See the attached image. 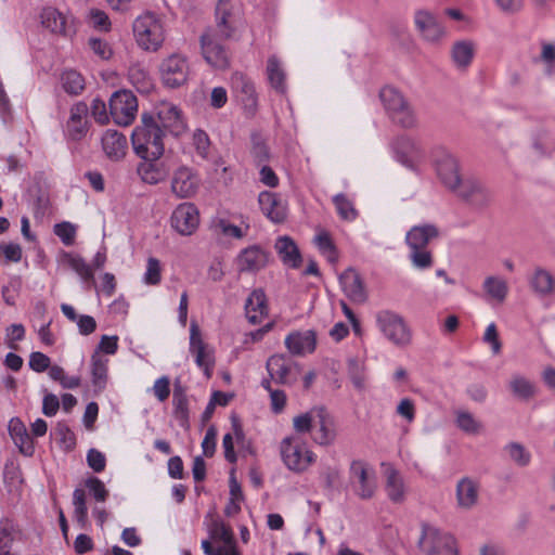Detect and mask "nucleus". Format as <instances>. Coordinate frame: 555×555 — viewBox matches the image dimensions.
<instances>
[{"label": "nucleus", "mask_w": 555, "mask_h": 555, "mask_svg": "<svg viewBox=\"0 0 555 555\" xmlns=\"http://www.w3.org/2000/svg\"><path fill=\"white\" fill-rule=\"evenodd\" d=\"M164 130L151 113H143L141 124L131 134V143L135 155L143 162L138 172L143 169L145 173L158 171V163L165 153Z\"/></svg>", "instance_id": "1"}, {"label": "nucleus", "mask_w": 555, "mask_h": 555, "mask_svg": "<svg viewBox=\"0 0 555 555\" xmlns=\"http://www.w3.org/2000/svg\"><path fill=\"white\" fill-rule=\"evenodd\" d=\"M133 37L137 44L144 51H158L166 38L164 22L154 12L146 11L132 23Z\"/></svg>", "instance_id": "2"}, {"label": "nucleus", "mask_w": 555, "mask_h": 555, "mask_svg": "<svg viewBox=\"0 0 555 555\" xmlns=\"http://www.w3.org/2000/svg\"><path fill=\"white\" fill-rule=\"evenodd\" d=\"M379 99L393 124L403 129L417 127L418 119L413 106L398 89L390 86L382 88Z\"/></svg>", "instance_id": "3"}, {"label": "nucleus", "mask_w": 555, "mask_h": 555, "mask_svg": "<svg viewBox=\"0 0 555 555\" xmlns=\"http://www.w3.org/2000/svg\"><path fill=\"white\" fill-rule=\"evenodd\" d=\"M391 157L409 171H422L427 167L422 144L414 138L402 134L396 137L389 144Z\"/></svg>", "instance_id": "4"}, {"label": "nucleus", "mask_w": 555, "mask_h": 555, "mask_svg": "<svg viewBox=\"0 0 555 555\" xmlns=\"http://www.w3.org/2000/svg\"><path fill=\"white\" fill-rule=\"evenodd\" d=\"M440 183L460 198L481 208L489 203V193L474 176H439Z\"/></svg>", "instance_id": "5"}, {"label": "nucleus", "mask_w": 555, "mask_h": 555, "mask_svg": "<svg viewBox=\"0 0 555 555\" xmlns=\"http://www.w3.org/2000/svg\"><path fill=\"white\" fill-rule=\"evenodd\" d=\"M244 27L242 9L230 0H219L215 12V26L212 30L222 39H235Z\"/></svg>", "instance_id": "6"}, {"label": "nucleus", "mask_w": 555, "mask_h": 555, "mask_svg": "<svg viewBox=\"0 0 555 555\" xmlns=\"http://www.w3.org/2000/svg\"><path fill=\"white\" fill-rule=\"evenodd\" d=\"M376 325L383 336L399 348L406 347L412 341V332L404 319L390 310L376 313Z\"/></svg>", "instance_id": "7"}, {"label": "nucleus", "mask_w": 555, "mask_h": 555, "mask_svg": "<svg viewBox=\"0 0 555 555\" xmlns=\"http://www.w3.org/2000/svg\"><path fill=\"white\" fill-rule=\"evenodd\" d=\"M417 545L425 555H457L455 539L426 522L422 524Z\"/></svg>", "instance_id": "8"}, {"label": "nucleus", "mask_w": 555, "mask_h": 555, "mask_svg": "<svg viewBox=\"0 0 555 555\" xmlns=\"http://www.w3.org/2000/svg\"><path fill=\"white\" fill-rule=\"evenodd\" d=\"M159 76L163 85L177 89L186 83L190 76V62L184 54L172 53L159 64Z\"/></svg>", "instance_id": "9"}, {"label": "nucleus", "mask_w": 555, "mask_h": 555, "mask_svg": "<svg viewBox=\"0 0 555 555\" xmlns=\"http://www.w3.org/2000/svg\"><path fill=\"white\" fill-rule=\"evenodd\" d=\"M349 481L354 494L361 500L374 496L377 483L374 469L362 460H353L349 467Z\"/></svg>", "instance_id": "10"}, {"label": "nucleus", "mask_w": 555, "mask_h": 555, "mask_svg": "<svg viewBox=\"0 0 555 555\" xmlns=\"http://www.w3.org/2000/svg\"><path fill=\"white\" fill-rule=\"evenodd\" d=\"M281 455L286 467L296 473L305 472L315 459L304 442L291 437L281 442Z\"/></svg>", "instance_id": "11"}, {"label": "nucleus", "mask_w": 555, "mask_h": 555, "mask_svg": "<svg viewBox=\"0 0 555 555\" xmlns=\"http://www.w3.org/2000/svg\"><path fill=\"white\" fill-rule=\"evenodd\" d=\"M109 114L119 126H129L138 114V100L129 90L115 91L109 99Z\"/></svg>", "instance_id": "12"}, {"label": "nucleus", "mask_w": 555, "mask_h": 555, "mask_svg": "<svg viewBox=\"0 0 555 555\" xmlns=\"http://www.w3.org/2000/svg\"><path fill=\"white\" fill-rule=\"evenodd\" d=\"M224 40L212 30H205L201 36L202 55L207 64L217 69H224L230 64L228 51L222 43Z\"/></svg>", "instance_id": "13"}, {"label": "nucleus", "mask_w": 555, "mask_h": 555, "mask_svg": "<svg viewBox=\"0 0 555 555\" xmlns=\"http://www.w3.org/2000/svg\"><path fill=\"white\" fill-rule=\"evenodd\" d=\"M270 378L279 385L291 386L296 383L299 365L286 354H273L266 363Z\"/></svg>", "instance_id": "14"}, {"label": "nucleus", "mask_w": 555, "mask_h": 555, "mask_svg": "<svg viewBox=\"0 0 555 555\" xmlns=\"http://www.w3.org/2000/svg\"><path fill=\"white\" fill-rule=\"evenodd\" d=\"M154 115L159 127L175 137L181 135L186 130V122L181 109L171 102L162 101L155 106Z\"/></svg>", "instance_id": "15"}, {"label": "nucleus", "mask_w": 555, "mask_h": 555, "mask_svg": "<svg viewBox=\"0 0 555 555\" xmlns=\"http://www.w3.org/2000/svg\"><path fill=\"white\" fill-rule=\"evenodd\" d=\"M416 29L424 41L430 44H440L448 35L447 28L437 16L427 10H418L414 15Z\"/></svg>", "instance_id": "16"}, {"label": "nucleus", "mask_w": 555, "mask_h": 555, "mask_svg": "<svg viewBox=\"0 0 555 555\" xmlns=\"http://www.w3.org/2000/svg\"><path fill=\"white\" fill-rule=\"evenodd\" d=\"M190 352L195 357L196 365L203 370L207 378H210L215 358L212 350L204 343L196 322H192L190 326Z\"/></svg>", "instance_id": "17"}, {"label": "nucleus", "mask_w": 555, "mask_h": 555, "mask_svg": "<svg viewBox=\"0 0 555 555\" xmlns=\"http://www.w3.org/2000/svg\"><path fill=\"white\" fill-rule=\"evenodd\" d=\"M88 105L79 101L69 109V117L64 126V135L70 141L82 140L89 130Z\"/></svg>", "instance_id": "18"}, {"label": "nucleus", "mask_w": 555, "mask_h": 555, "mask_svg": "<svg viewBox=\"0 0 555 555\" xmlns=\"http://www.w3.org/2000/svg\"><path fill=\"white\" fill-rule=\"evenodd\" d=\"M171 227L181 235H191L199 224V212L192 203L180 204L170 218Z\"/></svg>", "instance_id": "19"}, {"label": "nucleus", "mask_w": 555, "mask_h": 555, "mask_svg": "<svg viewBox=\"0 0 555 555\" xmlns=\"http://www.w3.org/2000/svg\"><path fill=\"white\" fill-rule=\"evenodd\" d=\"M231 85L246 114L254 115L258 107V98L253 81L242 73H234Z\"/></svg>", "instance_id": "20"}, {"label": "nucleus", "mask_w": 555, "mask_h": 555, "mask_svg": "<svg viewBox=\"0 0 555 555\" xmlns=\"http://www.w3.org/2000/svg\"><path fill=\"white\" fill-rule=\"evenodd\" d=\"M269 256V253L259 245L248 246L236 257L237 270L241 273H256L267 267Z\"/></svg>", "instance_id": "21"}, {"label": "nucleus", "mask_w": 555, "mask_h": 555, "mask_svg": "<svg viewBox=\"0 0 555 555\" xmlns=\"http://www.w3.org/2000/svg\"><path fill=\"white\" fill-rule=\"evenodd\" d=\"M429 168L437 173H459L464 170L461 160L449 149L442 145L434 146L428 155Z\"/></svg>", "instance_id": "22"}, {"label": "nucleus", "mask_w": 555, "mask_h": 555, "mask_svg": "<svg viewBox=\"0 0 555 555\" xmlns=\"http://www.w3.org/2000/svg\"><path fill=\"white\" fill-rule=\"evenodd\" d=\"M41 24L53 34L70 36L75 33L72 16L53 7L43 8L40 13Z\"/></svg>", "instance_id": "23"}, {"label": "nucleus", "mask_w": 555, "mask_h": 555, "mask_svg": "<svg viewBox=\"0 0 555 555\" xmlns=\"http://www.w3.org/2000/svg\"><path fill=\"white\" fill-rule=\"evenodd\" d=\"M339 282L344 293L353 301L362 304L366 300L367 295L360 274L352 268L345 270Z\"/></svg>", "instance_id": "24"}, {"label": "nucleus", "mask_w": 555, "mask_h": 555, "mask_svg": "<svg viewBox=\"0 0 555 555\" xmlns=\"http://www.w3.org/2000/svg\"><path fill=\"white\" fill-rule=\"evenodd\" d=\"M314 423L317 430L313 436V440L320 446H330L336 439V426L334 418L330 413L322 406H320Z\"/></svg>", "instance_id": "25"}, {"label": "nucleus", "mask_w": 555, "mask_h": 555, "mask_svg": "<svg viewBox=\"0 0 555 555\" xmlns=\"http://www.w3.org/2000/svg\"><path fill=\"white\" fill-rule=\"evenodd\" d=\"M439 236L436 225L425 223L412 227L405 235V243L409 249L427 248L428 244Z\"/></svg>", "instance_id": "26"}, {"label": "nucleus", "mask_w": 555, "mask_h": 555, "mask_svg": "<svg viewBox=\"0 0 555 555\" xmlns=\"http://www.w3.org/2000/svg\"><path fill=\"white\" fill-rule=\"evenodd\" d=\"M285 346L294 356L311 353L317 346V337L313 331L293 332L285 338Z\"/></svg>", "instance_id": "27"}, {"label": "nucleus", "mask_w": 555, "mask_h": 555, "mask_svg": "<svg viewBox=\"0 0 555 555\" xmlns=\"http://www.w3.org/2000/svg\"><path fill=\"white\" fill-rule=\"evenodd\" d=\"M476 44L468 39L455 41L450 49V57L457 70H466L473 63Z\"/></svg>", "instance_id": "28"}, {"label": "nucleus", "mask_w": 555, "mask_h": 555, "mask_svg": "<svg viewBox=\"0 0 555 555\" xmlns=\"http://www.w3.org/2000/svg\"><path fill=\"white\" fill-rule=\"evenodd\" d=\"M479 483L468 477L460 479L456 483V503L462 509H472L478 503Z\"/></svg>", "instance_id": "29"}, {"label": "nucleus", "mask_w": 555, "mask_h": 555, "mask_svg": "<svg viewBox=\"0 0 555 555\" xmlns=\"http://www.w3.org/2000/svg\"><path fill=\"white\" fill-rule=\"evenodd\" d=\"M274 248L282 262L293 269L301 266L302 258L295 241L287 236H279L275 241Z\"/></svg>", "instance_id": "30"}, {"label": "nucleus", "mask_w": 555, "mask_h": 555, "mask_svg": "<svg viewBox=\"0 0 555 555\" xmlns=\"http://www.w3.org/2000/svg\"><path fill=\"white\" fill-rule=\"evenodd\" d=\"M208 533L210 540L214 543L220 544L218 545L219 551L228 553L230 550L238 551L231 528L227 526L223 521L219 519L212 520L211 524L209 525Z\"/></svg>", "instance_id": "31"}, {"label": "nucleus", "mask_w": 555, "mask_h": 555, "mask_svg": "<svg viewBox=\"0 0 555 555\" xmlns=\"http://www.w3.org/2000/svg\"><path fill=\"white\" fill-rule=\"evenodd\" d=\"M532 292L539 298H546L555 294V278L544 268H535L529 279Z\"/></svg>", "instance_id": "32"}, {"label": "nucleus", "mask_w": 555, "mask_h": 555, "mask_svg": "<svg viewBox=\"0 0 555 555\" xmlns=\"http://www.w3.org/2000/svg\"><path fill=\"white\" fill-rule=\"evenodd\" d=\"M102 147L108 158L118 160L128 149L127 138L115 130H106L102 137Z\"/></svg>", "instance_id": "33"}, {"label": "nucleus", "mask_w": 555, "mask_h": 555, "mask_svg": "<svg viewBox=\"0 0 555 555\" xmlns=\"http://www.w3.org/2000/svg\"><path fill=\"white\" fill-rule=\"evenodd\" d=\"M266 75L270 86L276 92L281 94L286 93V72L281 60L276 55L269 56L266 66Z\"/></svg>", "instance_id": "34"}, {"label": "nucleus", "mask_w": 555, "mask_h": 555, "mask_svg": "<svg viewBox=\"0 0 555 555\" xmlns=\"http://www.w3.org/2000/svg\"><path fill=\"white\" fill-rule=\"evenodd\" d=\"M246 318L251 324H257L267 314V298L262 289L251 292L245 304Z\"/></svg>", "instance_id": "35"}, {"label": "nucleus", "mask_w": 555, "mask_h": 555, "mask_svg": "<svg viewBox=\"0 0 555 555\" xmlns=\"http://www.w3.org/2000/svg\"><path fill=\"white\" fill-rule=\"evenodd\" d=\"M385 476V491L388 499L393 503H402L405 499V485L403 477L397 469L390 466L386 469Z\"/></svg>", "instance_id": "36"}, {"label": "nucleus", "mask_w": 555, "mask_h": 555, "mask_svg": "<svg viewBox=\"0 0 555 555\" xmlns=\"http://www.w3.org/2000/svg\"><path fill=\"white\" fill-rule=\"evenodd\" d=\"M9 431L20 451L27 456H31L35 452V446L24 424L18 418H12L9 424Z\"/></svg>", "instance_id": "37"}, {"label": "nucleus", "mask_w": 555, "mask_h": 555, "mask_svg": "<svg viewBox=\"0 0 555 555\" xmlns=\"http://www.w3.org/2000/svg\"><path fill=\"white\" fill-rule=\"evenodd\" d=\"M63 259L64 262L79 275L80 280L88 285L87 288L95 286L93 270L81 256L64 253Z\"/></svg>", "instance_id": "38"}, {"label": "nucleus", "mask_w": 555, "mask_h": 555, "mask_svg": "<svg viewBox=\"0 0 555 555\" xmlns=\"http://www.w3.org/2000/svg\"><path fill=\"white\" fill-rule=\"evenodd\" d=\"M261 211L273 222H281L285 218L283 206L278 202L275 194L263 191L258 196Z\"/></svg>", "instance_id": "39"}, {"label": "nucleus", "mask_w": 555, "mask_h": 555, "mask_svg": "<svg viewBox=\"0 0 555 555\" xmlns=\"http://www.w3.org/2000/svg\"><path fill=\"white\" fill-rule=\"evenodd\" d=\"M508 388L513 396L521 401H529L537 392L534 383L521 374L512 375Z\"/></svg>", "instance_id": "40"}, {"label": "nucleus", "mask_w": 555, "mask_h": 555, "mask_svg": "<svg viewBox=\"0 0 555 555\" xmlns=\"http://www.w3.org/2000/svg\"><path fill=\"white\" fill-rule=\"evenodd\" d=\"M108 359L99 354L98 351L91 356L92 385L96 391L105 389L107 384Z\"/></svg>", "instance_id": "41"}, {"label": "nucleus", "mask_w": 555, "mask_h": 555, "mask_svg": "<svg viewBox=\"0 0 555 555\" xmlns=\"http://www.w3.org/2000/svg\"><path fill=\"white\" fill-rule=\"evenodd\" d=\"M313 243L320 254L331 263L338 261L337 247L327 231L321 230L313 237Z\"/></svg>", "instance_id": "42"}, {"label": "nucleus", "mask_w": 555, "mask_h": 555, "mask_svg": "<svg viewBox=\"0 0 555 555\" xmlns=\"http://www.w3.org/2000/svg\"><path fill=\"white\" fill-rule=\"evenodd\" d=\"M62 89L69 95L80 94L86 87L83 76L75 69H65L60 77Z\"/></svg>", "instance_id": "43"}, {"label": "nucleus", "mask_w": 555, "mask_h": 555, "mask_svg": "<svg viewBox=\"0 0 555 555\" xmlns=\"http://www.w3.org/2000/svg\"><path fill=\"white\" fill-rule=\"evenodd\" d=\"M173 416L181 427H186L189 422L188 398L182 386L175 385L172 395Z\"/></svg>", "instance_id": "44"}, {"label": "nucleus", "mask_w": 555, "mask_h": 555, "mask_svg": "<svg viewBox=\"0 0 555 555\" xmlns=\"http://www.w3.org/2000/svg\"><path fill=\"white\" fill-rule=\"evenodd\" d=\"M131 85L141 93H149L153 89V79L149 72L139 64L131 65L128 70Z\"/></svg>", "instance_id": "45"}, {"label": "nucleus", "mask_w": 555, "mask_h": 555, "mask_svg": "<svg viewBox=\"0 0 555 555\" xmlns=\"http://www.w3.org/2000/svg\"><path fill=\"white\" fill-rule=\"evenodd\" d=\"M482 287L491 299L500 304L506 299L508 285L504 279L490 275L483 281Z\"/></svg>", "instance_id": "46"}, {"label": "nucleus", "mask_w": 555, "mask_h": 555, "mask_svg": "<svg viewBox=\"0 0 555 555\" xmlns=\"http://www.w3.org/2000/svg\"><path fill=\"white\" fill-rule=\"evenodd\" d=\"M197 188L196 176H175L171 181V190L180 198L193 196Z\"/></svg>", "instance_id": "47"}, {"label": "nucleus", "mask_w": 555, "mask_h": 555, "mask_svg": "<svg viewBox=\"0 0 555 555\" xmlns=\"http://www.w3.org/2000/svg\"><path fill=\"white\" fill-rule=\"evenodd\" d=\"M74 518L81 529L88 524V508L86 505V492L82 489H75L73 493Z\"/></svg>", "instance_id": "48"}, {"label": "nucleus", "mask_w": 555, "mask_h": 555, "mask_svg": "<svg viewBox=\"0 0 555 555\" xmlns=\"http://www.w3.org/2000/svg\"><path fill=\"white\" fill-rule=\"evenodd\" d=\"M333 204L337 210L338 216L346 221H353L358 217V211L353 203L347 198L343 193L333 196Z\"/></svg>", "instance_id": "49"}, {"label": "nucleus", "mask_w": 555, "mask_h": 555, "mask_svg": "<svg viewBox=\"0 0 555 555\" xmlns=\"http://www.w3.org/2000/svg\"><path fill=\"white\" fill-rule=\"evenodd\" d=\"M214 227L222 235L237 240H241L244 236H246L249 230V224H246L245 228L243 229L241 227L230 223L227 219L223 218L215 220Z\"/></svg>", "instance_id": "50"}, {"label": "nucleus", "mask_w": 555, "mask_h": 555, "mask_svg": "<svg viewBox=\"0 0 555 555\" xmlns=\"http://www.w3.org/2000/svg\"><path fill=\"white\" fill-rule=\"evenodd\" d=\"M455 423L461 430L470 435L479 434L482 428L481 423L472 413L466 411L456 412Z\"/></svg>", "instance_id": "51"}, {"label": "nucleus", "mask_w": 555, "mask_h": 555, "mask_svg": "<svg viewBox=\"0 0 555 555\" xmlns=\"http://www.w3.org/2000/svg\"><path fill=\"white\" fill-rule=\"evenodd\" d=\"M509 459L518 466L525 467L531 461L530 452L518 442H511L505 447Z\"/></svg>", "instance_id": "52"}, {"label": "nucleus", "mask_w": 555, "mask_h": 555, "mask_svg": "<svg viewBox=\"0 0 555 555\" xmlns=\"http://www.w3.org/2000/svg\"><path fill=\"white\" fill-rule=\"evenodd\" d=\"M320 406L313 408L310 411L299 414L294 417V429L299 434L309 433L313 427Z\"/></svg>", "instance_id": "53"}, {"label": "nucleus", "mask_w": 555, "mask_h": 555, "mask_svg": "<svg viewBox=\"0 0 555 555\" xmlns=\"http://www.w3.org/2000/svg\"><path fill=\"white\" fill-rule=\"evenodd\" d=\"M409 259L417 270L429 269L434 263L431 251L428 248L410 249Z\"/></svg>", "instance_id": "54"}, {"label": "nucleus", "mask_w": 555, "mask_h": 555, "mask_svg": "<svg viewBox=\"0 0 555 555\" xmlns=\"http://www.w3.org/2000/svg\"><path fill=\"white\" fill-rule=\"evenodd\" d=\"M251 154L258 163L259 173H274L273 170L264 164L268 157L267 145L256 137L253 138Z\"/></svg>", "instance_id": "55"}, {"label": "nucleus", "mask_w": 555, "mask_h": 555, "mask_svg": "<svg viewBox=\"0 0 555 555\" xmlns=\"http://www.w3.org/2000/svg\"><path fill=\"white\" fill-rule=\"evenodd\" d=\"M13 525L9 519L0 520V555H12Z\"/></svg>", "instance_id": "56"}, {"label": "nucleus", "mask_w": 555, "mask_h": 555, "mask_svg": "<svg viewBox=\"0 0 555 555\" xmlns=\"http://www.w3.org/2000/svg\"><path fill=\"white\" fill-rule=\"evenodd\" d=\"M162 280V267L158 259L150 257L146 262V270L143 275V282L146 285H157Z\"/></svg>", "instance_id": "57"}, {"label": "nucleus", "mask_w": 555, "mask_h": 555, "mask_svg": "<svg viewBox=\"0 0 555 555\" xmlns=\"http://www.w3.org/2000/svg\"><path fill=\"white\" fill-rule=\"evenodd\" d=\"M54 234L60 237L64 245L70 246L75 242L76 227L64 221L54 225Z\"/></svg>", "instance_id": "58"}, {"label": "nucleus", "mask_w": 555, "mask_h": 555, "mask_svg": "<svg viewBox=\"0 0 555 555\" xmlns=\"http://www.w3.org/2000/svg\"><path fill=\"white\" fill-rule=\"evenodd\" d=\"M86 487L98 502H104L108 496V491L106 490L103 481L96 477L88 478L86 480Z\"/></svg>", "instance_id": "59"}, {"label": "nucleus", "mask_w": 555, "mask_h": 555, "mask_svg": "<svg viewBox=\"0 0 555 555\" xmlns=\"http://www.w3.org/2000/svg\"><path fill=\"white\" fill-rule=\"evenodd\" d=\"M89 47L92 52L103 61H107L113 55V50L108 42L99 38H90Z\"/></svg>", "instance_id": "60"}, {"label": "nucleus", "mask_w": 555, "mask_h": 555, "mask_svg": "<svg viewBox=\"0 0 555 555\" xmlns=\"http://www.w3.org/2000/svg\"><path fill=\"white\" fill-rule=\"evenodd\" d=\"M28 364L33 371L41 373L50 367L51 360L47 354L40 351H34L29 356Z\"/></svg>", "instance_id": "61"}, {"label": "nucleus", "mask_w": 555, "mask_h": 555, "mask_svg": "<svg viewBox=\"0 0 555 555\" xmlns=\"http://www.w3.org/2000/svg\"><path fill=\"white\" fill-rule=\"evenodd\" d=\"M87 463L93 472L101 473L105 469L106 457L101 451L90 449L87 453Z\"/></svg>", "instance_id": "62"}, {"label": "nucleus", "mask_w": 555, "mask_h": 555, "mask_svg": "<svg viewBox=\"0 0 555 555\" xmlns=\"http://www.w3.org/2000/svg\"><path fill=\"white\" fill-rule=\"evenodd\" d=\"M483 341L491 346V350L494 354L501 352L502 344L499 339V333L495 323H490L483 334Z\"/></svg>", "instance_id": "63"}, {"label": "nucleus", "mask_w": 555, "mask_h": 555, "mask_svg": "<svg viewBox=\"0 0 555 555\" xmlns=\"http://www.w3.org/2000/svg\"><path fill=\"white\" fill-rule=\"evenodd\" d=\"M89 17L94 28L100 30L108 31L111 29V21L108 15L99 9L90 10Z\"/></svg>", "instance_id": "64"}]
</instances>
